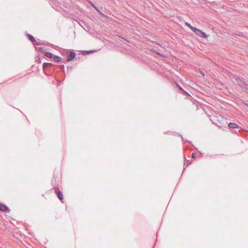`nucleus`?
I'll use <instances>...</instances> for the list:
<instances>
[{
	"instance_id": "nucleus-3",
	"label": "nucleus",
	"mask_w": 248,
	"mask_h": 248,
	"mask_svg": "<svg viewBox=\"0 0 248 248\" xmlns=\"http://www.w3.org/2000/svg\"><path fill=\"white\" fill-rule=\"evenodd\" d=\"M76 57L75 53L73 52H70L67 57V61H70Z\"/></svg>"
},
{
	"instance_id": "nucleus-17",
	"label": "nucleus",
	"mask_w": 248,
	"mask_h": 248,
	"mask_svg": "<svg viewBox=\"0 0 248 248\" xmlns=\"http://www.w3.org/2000/svg\"><path fill=\"white\" fill-rule=\"evenodd\" d=\"M192 156L193 157H194V155H193V154L192 155Z\"/></svg>"
},
{
	"instance_id": "nucleus-9",
	"label": "nucleus",
	"mask_w": 248,
	"mask_h": 248,
	"mask_svg": "<svg viewBox=\"0 0 248 248\" xmlns=\"http://www.w3.org/2000/svg\"><path fill=\"white\" fill-rule=\"evenodd\" d=\"M28 37L29 39L31 41H32V42H35V38H34L32 36H31V35H30V34H28Z\"/></svg>"
},
{
	"instance_id": "nucleus-7",
	"label": "nucleus",
	"mask_w": 248,
	"mask_h": 248,
	"mask_svg": "<svg viewBox=\"0 0 248 248\" xmlns=\"http://www.w3.org/2000/svg\"><path fill=\"white\" fill-rule=\"evenodd\" d=\"M52 63H44L43 64V69L46 68L47 66H51L52 65Z\"/></svg>"
},
{
	"instance_id": "nucleus-15",
	"label": "nucleus",
	"mask_w": 248,
	"mask_h": 248,
	"mask_svg": "<svg viewBox=\"0 0 248 248\" xmlns=\"http://www.w3.org/2000/svg\"><path fill=\"white\" fill-rule=\"evenodd\" d=\"M93 52H94V51H87V53H93Z\"/></svg>"
},
{
	"instance_id": "nucleus-6",
	"label": "nucleus",
	"mask_w": 248,
	"mask_h": 248,
	"mask_svg": "<svg viewBox=\"0 0 248 248\" xmlns=\"http://www.w3.org/2000/svg\"><path fill=\"white\" fill-rule=\"evenodd\" d=\"M53 59L56 62H60L62 60V59L61 57L58 56H55L53 57Z\"/></svg>"
},
{
	"instance_id": "nucleus-12",
	"label": "nucleus",
	"mask_w": 248,
	"mask_h": 248,
	"mask_svg": "<svg viewBox=\"0 0 248 248\" xmlns=\"http://www.w3.org/2000/svg\"><path fill=\"white\" fill-rule=\"evenodd\" d=\"M89 3H90V4L93 6V7L95 9H97V8L96 7V6L93 4V3L91 2V1H90Z\"/></svg>"
},
{
	"instance_id": "nucleus-10",
	"label": "nucleus",
	"mask_w": 248,
	"mask_h": 248,
	"mask_svg": "<svg viewBox=\"0 0 248 248\" xmlns=\"http://www.w3.org/2000/svg\"><path fill=\"white\" fill-rule=\"evenodd\" d=\"M236 80H237V83L240 85V86H243V85H244V83L239 78H236Z\"/></svg>"
},
{
	"instance_id": "nucleus-11",
	"label": "nucleus",
	"mask_w": 248,
	"mask_h": 248,
	"mask_svg": "<svg viewBox=\"0 0 248 248\" xmlns=\"http://www.w3.org/2000/svg\"><path fill=\"white\" fill-rule=\"evenodd\" d=\"M185 24L190 29H191V30L192 31V29H194L195 28V27L192 26L189 23H187V22H186L185 23Z\"/></svg>"
},
{
	"instance_id": "nucleus-16",
	"label": "nucleus",
	"mask_w": 248,
	"mask_h": 248,
	"mask_svg": "<svg viewBox=\"0 0 248 248\" xmlns=\"http://www.w3.org/2000/svg\"><path fill=\"white\" fill-rule=\"evenodd\" d=\"M201 74H202L203 76H204V72H201Z\"/></svg>"
},
{
	"instance_id": "nucleus-14",
	"label": "nucleus",
	"mask_w": 248,
	"mask_h": 248,
	"mask_svg": "<svg viewBox=\"0 0 248 248\" xmlns=\"http://www.w3.org/2000/svg\"><path fill=\"white\" fill-rule=\"evenodd\" d=\"M182 92H183L184 93H185L186 94L188 95H189V94H188L186 92L185 90H183V91H182Z\"/></svg>"
},
{
	"instance_id": "nucleus-8",
	"label": "nucleus",
	"mask_w": 248,
	"mask_h": 248,
	"mask_svg": "<svg viewBox=\"0 0 248 248\" xmlns=\"http://www.w3.org/2000/svg\"><path fill=\"white\" fill-rule=\"evenodd\" d=\"M45 55L46 57L49 58H51L53 57V54L50 52H46Z\"/></svg>"
},
{
	"instance_id": "nucleus-5",
	"label": "nucleus",
	"mask_w": 248,
	"mask_h": 248,
	"mask_svg": "<svg viewBox=\"0 0 248 248\" xmlns=\"http://www.w3.org/2000/svg\"><path fill=\"white\" fill-rule=\"evenodd\" d=\"M229 127L231 128H235L237 127V125L236 124L231 123L229 124Z\"/></svg>"
},
{
	"instance_id": "nucleus-1",
	"label": "nucleus",
	"mask_w": 248,
	"mask_h": 248,
	"mask_svg": "<svg viewBox=\"0 0 248 248\" xmlns=\"http://www.w3.org/2000/svg\"><path fill=\"white\" fill-rule=\"evenodd\" d=\"M192 31H194L197 35L201 37L204 38H206L208 37V35L204 32H203L200 29L195 28L194 29H192Z\"/></svg>"
},
{
	"instance_id": "nucleus-2",
	"label": "nucleus",
	"mask_w": 248,
	"mask_h": 248,
	"mask_svg": "<svg viewBox=\"0 0 248 248\" xmlns=\"http://www.w3.org/2000/svg\"><path fill=\"white\" fill-rule=\"evenodd\" d=\"M55 193L57 195V197L59 198V199L60 200H63V195H62V193L61 192L59 191L58 190V188H55Z\"/></svg>"
},
{
	"instance_id": "nucleus-4",
	"label": "nucleus",
	"mask_w": 248,
	"mask_h": 248,
	"mask_svg": "<svg viewBox=\"0 0 248 248\" xmlns=\"http://www.w3.org/2000/svg\"><path fill=\"white\" fill-rule=\"evenodd\" d=\"M8 210V208L2 203H0V210L2 211H7Z\"/></svg>"
},
{
	"instance_id": "nucleus-13",
	"label": "nucleus",
	"mask_w": 248,
	"mask_h": 248,
	"mask_svg": "<svg viewBox=\"0 0 248 248\" xmlns=\"http://www.w3.org/2000/svg\"><path fill=\"white\" fill-rule=\"evenodd\" d=\"M176 85L180 90H181L182 91H183V88L181 86H180L178 84H176Z\"/></svg>"
}]
</instances>
